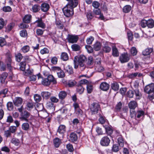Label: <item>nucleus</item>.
Returning <instances> with one entry per match:
<instances>
[{"mask_svg": "<svg viewBox=\"0 0 154 154\" xmlns=\"http://www.w3.org/2000/svg\"><path fill=\"white\" fill-rule=\"evenodd\" d=\"M85 14L88 20H91L94 17L93 13L91 11H88V12L85 13Z\"/></svg>", "mask_w": 154, "mask_h": 154, "instance_id": "nucleus-30", "label": "nucleus"}, {"mask_svg": "<svg viewBox=\"0 0 154 154\" xmlns=\"http://www.w3.org/2000/svg\"><path fill=\"white\" fill-rule=\"evenodd\" d=\"M131 9V7L129 5H126L123 8V11L125 13L129 12Z\"/></svg>", "mask_w": 154, "mask_h": 154, "instance_id": "nucleus-38", "label": "nucleus"}, {"mask_svg": "<svg viewBox=\"0 0 154 154\" xmlns=\"http://www.w3.org/2000/svg\"><path fill=\"white\" fill-rule=\"evenodd\" d=\"M130 58V56L127 53H124L121 54L119 57V60L122 63L128 62Z\"/></svg>", "mask_w": 154, "mask_h": 154, "instance_id": "nucleus-7", "label": "nucleus"}, {"mask_svg": "<svg viewBox=\"0 0 154 154\" xmlns=\"http://www.w3.org/2000/svg\"><path fill=\"white\" fill-rule=\"evenodd\" d=\"M17 129L16 127L12 126L10 127L9 130L12 133H14L16 131Z\"/></svg>", "mask_w": 154, "mask_h": 154, "instance_id": "nucleus-58", "label": "nucleus"}, {"mask_svg": "<svg viewBox=\"0 0 154 154\" xmlns=\"http://www.w3.org/2000/svg\"><path fill=\"white\" fill-rule=\"evenodd\" d=\"M69 140L72 142L76 141L78 139V137L77 134L74 132L71 133L69 135Z\"/></svg>", "mask_w": 154, "mask_h": 154, "instance_id": "nucleus-16", "label": "nucleus"}, {"mask_svg": "<svg viewBox=\"0 0 154 154\" xmlns=\"http://www.w3.org/2000/svg\"><path fill=\"white\" fill-rule=\"evenodd\" d=\"M144 91L147 93L154 95V83L149 84L145 87Z\"/></svg>", "mask_w": 154, "mask_h": 154, "instance_id": "nucleus-6", "label": "nucleus"}, {"mask_svg": "<svg viewBox=\"0 0 154 154\" xmlns=\"http://www.w3.org/2000/svg\"><path fill=\"white\" fill-rule=\"evenodd\" d=\"M134 93H135L136 96V99L137 100H139L141 97V94L139 90L137 89L134 90Z\"/></svg>", "mask_w": 154, "mask_h": 154, "instance_id": "nucleus-32", "label": "nucleus"}, {"mask_svg": "<svg viewBox=\"0 0 154 154\" xmlns=\"http://www.w3.org/2000/svg\"><path fill=\"white\" fill-rule=\"evenodd\" d=\"M101 62L99 61L97 63V65L96 66V69L99 72H101L104 70L103 68L100 66Z\"/></svg>", "mask_w": 154, "mask_h": 154, "instance_id": "nucleus-36", "label": "nucleus"}, {"mask_svg": "<svg viewBox=\"0 0 154 154\" xmlns=\"http://www.w3.org/2000/svg\"><path fill=\"white\" fill-rule=\"evenodd\" d=\"M137 106V103L134 101H131L128 104L129 107L131 109H134Z\"/></svg>", "mask_w": 154, "mask_h": 154, "instance_id": "nucleus-21", "label": "nucleus"}, {"mask_svg": "<svg viewBox=\"0 0 154 154\" xmlns=\"http://www.w3.org/2000/svg\"><path fill=\"white\" fill-rule=\"evenodd\" d=\"M29 128V125L28 123H24L22 125V128L25 131L28 130Z\"/></svg>", "mask_w": 154, "mask_h": 154, "instance_id": "nucleus-35", "label": "nucleus"}, {"mask_svg": "<svg viewBox=\"0 0 154 154\" xmlns=\"http://www.w3.org/2000/svg\"><path fill=\"white\" fill-rule=\"evenodd\" d=\"M49 5L46 3H42L40 6L42 11L45 12L49 10Z\"/></svg>", "mask_w": 154, "mask_h": 154, "instance_id": "nucleus-17", "label": "nucleus"}, {"mask_svg": "<svg viewBox=\"0 0 154 154\" xmlns=\"http://www.w3.org/2000/svg\"><path fill=\"white\" fill-rule=\"evenodd\" d=\"M111 88L114 91H117L119 89V85L117 82H114L111 84Z\"/></svg>", "mask_w": 154, "mask_h": 154, "instance_id": "nucleus-22", "label": "nucleus"}, {"mask_svg": "<svg viewBox=\"0 0 154 154\" xmlns=\"http://www.w3.org/2000/svg\"><path fill=\"white\" fill-rule=\"evenodd\" d=\"M15 57L16 61L18 62H20L23 58L22 54L20 53H18L15 54Z\"/></svg>", "mask_w": 154, "mask_h": 154, "instance_id": "nucleus-37", "label": "nucleus"}, {"mask_svg": "<svg viewBox=\"0 0 154 154\" xmlns=\"http://www.w3.org/2000/svg\"><path fill=\"white\" fill-rule=\"evenodd\" d=\"M35 23H37V26L38 27H41L43 29H44L45 27V25L44 23L42 21V18H38Z\"/></svg>", "mask_w": 154, "mask_h": 154, "instance_id": "nucleus-15", "label": "nucleus"}, {"mask_svg": "<svg viewBox=\"0 0 154 154\" xmlns=\"http://www.w3.org/2000/svg\"><path fill=\"white\" fill-rule=\"evenodd\" d=\"M118 141L119 146L121 147H123L124 146V141L122 138V137H119L118 138Z\"/></svg>", "mask_w": 154, "mask_h": 154, "instance_id": "nucleus-54", "label": "nucleus"}, {"mask_svg": "<svg viewBox=\"0 0 154 154\" xmlns=\"http://www.w3.org/2000/svg\"><path fill=\"white\" fill-rule=\"evenodd\" d=\"M141 26L143 28L147 26L149 28H152L154 26V21L152 19L148 20H143L141 22Z\"/></svg>", "mask_w": 154, "mask_h": 154, "instance_id": "nucleus-5", "label": "nucleus"}, {"mask_svg": "<svg viewBox=\"0 0 154 154\" xmlns=\"http://www.w3.org/2000/svg\"><path fill=\"white\" fill-rule=\"evenodd\" d=\"M94 40V38L93 37L91 36L87 39L86 42L88 44H92Z\"/></svg>", "mask_w": 154, "mask_h": 154, "instance_id": "nucleus-63", "label": "nucleus"}, {"mask_svg": "<svg viewBox=\"0 0 154 154\" xmlns=\"http://www.w3.org/2000/svg\"><path fill=\"white\" fill-rule=\"evenodd\" d=\"M51 83L53 84L57 83L56 80L52 75H48L47 78H42V84L45 86H49Z\"/></svg>", "mask_w": 154, "mask_h": 154, "instance_id": "nucleus-2", "label": "nucleus"}, {"mask_svg": "<svg viewBox=\"0 0 154 154\" xmlns=\"http://www.w3.org/2000/svg\"><path fill=\"white\" fill-rule=\"evenodd\" d=\"M94 63V60L92 57L90 56L88 58L87 64L89 65H91Z\"/></svg>", "mask_w": 154, "mask_h": 154, "instance_id": "nucleus-52", "label": "nucleus"}, {"mask_svg": "<svg viewBox=\"0 0 154 154\" xmlns=\"http://www.w3.org/2000/svg\"><path fill=\"white\" fill-rule=\"evenodd\" d=\"M7 109L8 110L11 111L14 108V106L12 102H9L7 104Z\"/></svg>", "mask_w": 154, "mask_h": 154, "instance_id": "nucleus-43", "label": "nucleus"}, {"mask_svg": "<svg viewBox=\"0 0 154 154\" xmlns=\"http://www.w3.org/2000/svg\"><path fill=\"white\" fill-rule=\"evenodd\" d=\"M71 48L73 51H77L80 50V47L77 44H74L71 46Z\"/></svg>", "mask_w": 154, "mask_h": 154, "instance_id": "nucleus-42", "label": "nucleus"}, {"mask_svg": "<svg viewBox=\"0 0 154 154\" xmlns=\"http://www.w3.org/2000/svg\"><path fill=\"white\" fill-rule=\"evenodd\" d=\"M90 108L93 113L95 114L100 109V106L98 103H93L91 104Z\"/></svg>", "mask_w": 154, "mask_h": 154, "instance_id": "nucleus-8", "label": "nucleus"}, {"mask_svg": "<svg viewBox=\"0 0 154 154\" xmlns=\"http://www.w3.org/2000/svg\"><path fill=\"white\" fill-rule=\"evenodd\" d=\"M112 54L113 56L114 57H118L119 56V53L118 50L115 46H113L112 47Z\"/></svg>", "mask_w": 154, "mask_h": 154, "instance_id": "nucleus-29", "label": "nucleus"}, {"mask_svg": "<svg viewBox=\"0 0 154 154\" xmlns=\"http://www.w3.org/2000/svg\"><path fill=\"white\" fill-rule=\"evenodd\" d=\"M64 69L69 74H72L73 73L72 68L69 65L65 66Z\"/></svg>", "mask_w": 154, "mask_h": 154, "instance_id": "nucleus-24", "label": "nucleus"}, {"mask_svg": "<svg viewBox=\"0 0 154 154\" xmlns=\"http://www.w3.org/2000/svg\"><path fill=\"white\" fill-rule=\"evenodd\" d=\"M110 142L109 138L106 136L103 137L100 141V144L103 146H108Z\"/></svg>", "mask_w": 154, "mask_h": 154, "instance_id": "nucleus-10", "label": "nucleus"}, {"mask_svg": "<svg viewBox=\"0 0 154 154\" xmlns=\"http://www.w3.org/2000/svg\"><path fill=\"white\" fill-rule=\"evenodd\" d=\"M100 5V3L97 1H94L92 3V6L95 8H98Z\"/></svg>", "mask_w": 154, "mask_h": 154, "instance_id": "nucleus-61", "label": "nucleus"}, {"mask_svg": "<svg viewBox=\"0 0 154 154\" xmlns=\"http://www.w3.org/2000/svg\"><path fill=\"white\" fill-rule=\"evenodd\" d=\"M134 95V91L129 90L127 93V95L130 98L133 97Z\"/></svg>", "mask_w": 154, "mask_h": 154, "instance_id": "nucleus-57", "label": "nucleus"}, {"mask_svg": "<svg viewBox=\"0 0 154 154\" xmlns=\"http://www.w3.org/2000/svg\"><path fill=\"white\" fill-rule=\"evenodd\" d=\"M88 82L87 80L83 79L80 80L77 86V91L78 93L79 94H82L84 91L85 88L84 86L86 84H87Z\"/></svg>", "mask_w": 154, "mask_h": 154, "instance_id": "nucleus-3", "label": "nucleus"}, {"mask_svg": "<svg viewBox=\"0 0 154 154\" xmlns=\"http://www.w3.org/2000/svg\"><path fill=\"white\" fill-rule=\"evenodd\" d=\"M11 142L15 145L18 146L19 144L20 141L16 138H13L12 139Z\"/></svg>", "mask_w": 154, "mask_h": 154, "instance_id": "nucleus-50", "label": "nucleus"}, {"mask_svg": "<svg viewBox=\"0 0 154 154\" xmlns=\"http://www.w3.org/2000/svg\"><path fill=\"white\" fill-rule=\"evenodd\" d=\"M55 24L58 29H62L63 28L64 26L63 24L61 23L60 21L56 20Z\"/></svg>", "mask_w": 154, "mask_h": 154, "instance_id": "nucleus-41", "label": "nucleus"}, {"mask_svg": "<svg viewBox=\"0 0 154 154\" xmlns=\"http://www.w3.org/2000/svg\"><path fill=\"white\" fill-rule=\"evenodd\" d=\"M87 60V58L85 56L83 55H80L78 58V61L79 63H85Z\"/></svg>", "mask_w": 154, "mask_h": 154, "instance_id": "nucleus-28", "label": "nucleus"}, {"mask_svg": "<svg viewBox=\"0 0 154 154\" xmlns=\"http://www.w3.org/2000/svg\"><path fill=\"white\" fill-rule=\"evenodd\" d=\"M101 48V44L100 42H97L94 45L93 48L96 51H99Z\"/></svg>", "mask_w": 154, "mask_h": 154, "instance_id": "nucleus-27", "label": "nucleus"}, {"mask_svg": "<svg viewBox=\"0 0 154 154\" xmlns=\"http://www.w3.org/2000/svg\"><path fill=\"white\" fill-rule=\"evenodd\" d=\"M153 49L151 48H147L143 50L142 52V54L144 56L149 55L153 51Z\"/></svg>", "mask_w": 154, "mask_h": 154, "instance_id": "nucleus-18", "label": "nucleus"}, {"mask_svg": "<svg viewBox=\"0 0 154 154\" xmlns=\"http://www.w3.org/2000/svg\"><path fill=\"white\" fill-rule=\"evenodd\" d=\"M32 16L30 14L26 15L23 18V21L25 23H29L30 22Z\"/></svg>", "mask_w": 154, "mask_h": 154, "instance_id": "nucleus-20", "label": "nucleus"}, {"mask_svg": "<svg viewBox=\"0 0 154 154\" xmlns=\"http://www.w3.org/2000/svg\"><path fill=\"white\" fill-rule=\"evenodd\" d=\"M66 131V126L64 125H61L59 127L57 131V134L58 133L61 134L62 136H63L64 133Z\"/></svg>", "mask_w": 154, "mask_h": 154, "instance_id": "nucleus-12", "label": "nucleus"}, {"mask_svg": "<svg viewBox=\"0 0 154 154\" xmlns=\"http://www.w3.org/2000/svg\"><path fill=\"white\" fill-rule=\"evenodd\" d=\"M78 39L77 36L69 35L68 37V40L69 43H74L77 42Z\"/></svg>", "mask_w": 154, "mask_h": 154, "instance_id": "nucleus-11", "label": "nucleus"}, {"mask_svg": "<svg viewBox=\"0 0 154 154\" xmlns=\"http://www.w3.org/2000/svg\"><path fill=\"white\" fill-rule=\"evenodd\" d=\"M5 63L8 69H10L11 68V63H12V58L13 57L12 54L10 52L8 51L5 54Z\"/></svg>", "mask_w": 154, "mask_h": 154, "instance_id": "nucleus-4", "label": "nucleus"}, {"mask_svg": "<svg viewBox=\"0 0 154 154\" xmlns=\"http://www.w3.org/2000/svg\"><path fill=\"white\" fill-rule=\"evenodd\" d=\"M13 102L15 106H19L23 103V99L20 97H16L13 100Z\"/></svg>", "mask_w": 154, "mask_h": 154, "instance_id": "nucleus-13", "label": "nucleus"}, {"mask_svg": "<svg viewBox=\"0 0 154 154\" xmlns=\"http://www.w3.org/2000/svg\"><path fill=\"white\" fill-rule=\"evenodd\" d=\"M14 26V24L13 23H10L8 25L6 28V32H9L10 31Z\"/></svg>", "mask_w": 154, "mask_h": 154, "instance_id": "nucleus-39", "label": "nucleus"}, {"mask_svg": "<svg viewBox=\"0 0 154 154\" xmlns=\"http://www.w3.org/2000/svg\"><path fill=\"white\" fill-rule=\"evenodd\" d=\"M51 95V93L48 91H43L41 93V95L44 99H48Z\"/></svg>", "mask_w": 154, "mask_h": 154, "instance_id": "nucleus-19", "label": "nucleus"}, {"mask_svg": "<svg viewBox=\"0 0 154 154\" xmlns=\"http://www.w3.org/2000/svg\"><path fill=\"white\" fill-rule=\"evenodd\" d=\"M87 92L88 94L91 93L93 91V85L88 83L87 84Z\"/></svg>", "mask_w": 154, "mask_h": 154, "instance_id": "nucleus-34", "label": "nucleus"}, {"mask_svg": "<svg viewBox=\"0 0 154 154\" xmlns=\"http://www.w3.org/2000/svg\"><path fill=\"white\" fill-rule=\"evenodd\" d=\"M68 2L67 4L74 5L75 6V5L78 4V0H66Z\"/></svg>", "mask_w": 154, "mask_h": 154, "instance_id": "nucleus-48", "label": "nucleus"}, {"mask_svg": "<svg viewBox=\"0 0 154 154\" xmlns=\"http://www.w3.org/2000/svg\"><path fill=\"white\" fill-rule=\"evenodd\" d=\"M48 48H44L43 49H42L40 51V53L42 54L48 53Z\"/></svg>", "mask_w": 154, "mask_h": 154, "instance_id": "nucleus-64", "label": "nucleus"}, {"mask_svg": "<svg viewBox=\"0 0 154 154\" xmlns=\"http://www.w3.org/2000/svg\"><path fill=\"white\" fill-rule=\"evenodd\" d=\"M78 5L67 4L62 9L64 15L66 17H69L74 14L73 8Z\"/></svg>", "mask_w": 154, "mask_h": 154, "instance_id": "nucleus-1", "label": "nucleus"}, {"mask_svg": "<svg viewBox=\"0 0 154 154\" xmlns=\"http://www.w3.org/2000/svg\"><path fill=\"white\" fill-rule=\"evenodd\" d=\"M66 148L68 151L70 152L72 151L73 148L72 145L70 144H68L66 145Z\"/></svg>", "mask_w": 154, "mask_h": 154, "instance_id": "nucleus-62", "label": "nucleus"}, {"mask_svg": "<svg viewBox=\"0 0 154 154\" xmlns=\"http://www.w3.org/2000/svg\"><path fill=\"white\" fill-rule=\"evenodd\" d=\"M61 58L64 61H66L69 59L67 54L65 52L62 53L61 55Z\"/></svg>", "mask_w": 154, "mask_h": 154, "instance_id": "nucleus-33", "label": "nucleus"}, {"mask_svg": "<svg viewBox=\"0 0 154 154\" xmlns=\"http://www.w3.org/2000/svg\"><path fill=\"white\" fill-rule=\"evenodd\" d=\"M144 114V112L142 110H138L137 111L136 114V116H137L138 118H140V117L143 115Z\"/></svg>", "mask_w": 154, "mask_h": 154, "instance_id": "nucleus-51", "label": "nucleus"}, {"mask_svg": "<svg viewBox=\"0 0 154 154\" xmlns=\"http://www.w3.org/2000/svg\"><path fill=\"white\" fill-rule=\"evenodd\" d=\"M103 127L105 128L106 132L107 135L111 136L113 132L112 129L108 126H103Z\"/></svg>", "mask_w": 154, "mask_h": 154, "instance_id": "nucleus-23", "label": "nucleus"}, {"mask_svg": "<svg viewBox=\"0 0 154 154\" xmlns=\"http://www.w3.org/2000/svg\"><path fill=\"white\" fill-rule=\"evenodd\" d=\"M20 69L23 71L25 70V66H26V63L25 62H21L20 64Z\"/></svg>", "mask_w": 154, "mask_h": 154, "instance_id": "nucleus-44", "label": "nucleus"}, {"mask_svg": "<svg viewBox=\"0 0 154 154\" xmlns=\"http://www.w3.org/2000/svg\"><path fill=\"white\" fill-rule=\"evenodd\" d=\"M22 51L24 53L28 52L29 50V47L28 45H26L22 47Z\"/></svg>", "mask_w": 154, "mask_h": 154, "instance_id": "nucleus-59", "label": "nucleus"}, {"mask_svg": "<svg viewBox=\"0 0 154 154\" xmlns=\"http://www.w3.org/2000/svg\"><path fill=\"white\" fill-rule=\"evenodd\" d=\"M32 9L33 12H37L40 10V6L39 5L35 4L32 6Z\"/></svg>", "mask_w": 154, "mask_h": 154, "instance_id": "nucleus-26", "label": "nucleus"}, {"mask_svg": "<svg viewBox=\"0 0 154 154\" xmlns=\"http://www.w3.org/2000/svg\"><path fill=\"white\" fill-rule=\"evenodd\" d=\"M20 34L21 36L23 37H26L27 35V32L25 29H23L20 31Z\"/></svg>", "mask_w": 154, "mask_h": 154, "instance_id": "nucleus-45", "label": "nucleus"}, {"mask_svg": "<svg viewBox=\"0 0 154 154\" xmlns=\"http://www.w3.org/2000/svg\"><path fill=\"white\" fill-rule=\"evenodd\" d=\"M30 113L27 111H24L21 114L20 117V119L22 121H25L28 122L29 121L28 118L30 116Z\"/></svg>", "mask_w": 154, "mask_h": 154, "instance_id": "nucleus-9", "label": "nucleus"}, {"mask_svg": "<svg viewBox=\"0 0 154 154\" xmlns=\"http://www.w3.org/2000/svg\"><path fill=\"white\" fill-rule=\"evenodd\" d=\"M6 44V42L5 39L3 38L0 37V46L3 47Z\"/></svg>", "mask_w": 154, "mask_h": 154, "instance_id": "nucleus-47", "label": "nucleus"}, {"mask_svg": "<svg viewBox=\"0 0 154 154\" xmlns=\"http://www.w3.org/2000/svg\"><path fill=\"white\" fill-rule=\"evenodd\" d=\"M34 106V103L31 102H29L27 103L26 105L27 109L30 111L33 108Z\"/></svg>", "mask_w": 154, "mask_h": 154, "instance_id": "nucleus-40", "label": "nucleus"}, {"mask_svg": "<svg viewBox=\"0 0 154 154\" xmlns=\"http://www.w3.org/2000/svg\"><path fill=\"white\" fill-rule=\"evenodd\" d=\"M103 51L106 53L109 52L111 50V48L107 45H105L103 48Z\"/></svg>", "mask_w": 154, "mask_h": 154, "instance_id": "nucleus-56", "label": "nucleus"}, {"mask_svg": "<svg viewBox=\"0 0 154 154\" xmlns=\"http://www.w3.org/2000/svg\"><path fill=\"white\" fill-rule=\"evenodd\" d=\"M130 52L132 55L135 56L137 54V51L135 47H132L131 49Z\"/></svg>", "mask_w": 154, "mask_h": 154, "instance_id": "nucleus-46", "label": "nucleus"}, {"mask_svg": "<svg viewBox=\"0 0 154 154\" xmlns=\"http://www.w3.org/2000/svg\"><path fill=\"white\" fill-rule=\"evenodd\" d=\"M2 10L5 12H8L11 11L12 9L10 6H5L2 8Z\"/></svg>", "mask_w": 154, "mask_h": 154, "instance_id": "nucleus-53", "label": "nucleus"}, {"mask_svg": "<svg viewBox=\"0 0 154 154\" xmlns=\"http://www.w3.org/2000/svg\"><path fill=\"white\" fill-rule=\"evenodd\" d=\"M54 144L55 147L58 148L61 143V140L58 138H56L54 140Z\"/></svg>", "mask_w": 154, "mask_h": 154, "instance_id": "nucleus-25", "label": "nucleus"}, {"mask_svg": "<svg viewBox=\"0 0 154 154\" xmlns=\"http://www.w3.org/2000/svg\"><path fill=\"white\" fill-rule=\"evenodd\" d=\"M67 95L66 93L64 91H60L59 94V98L61 100H63L65 98Z\"/></svg>", "mask_w": 154, "mask_h": 154, "instance_id": "nucleus-31", "label": "nucleus"}, {"mask_svg": "<svg viewBox=\"0 0 154 154\" xmlns=\"http://www.w3.org/2000/svg\"><path fill=\"white\" fill-rule=\"evenodd\" d=\"M34 97V100L36 102H39L42 99V98L40 95L37 94L35 95Z\"/></svg>", "mask_w": 154, "mask_h": 154, "instance_id": "nucleus-55", "label": "nucleus"}, {"mask_svg": "<svg viewBox=\"0 0 154 154\" xmlns=\"http://www.w3.org/2000/svg\"><path fill=\"white\" fill-rule=\"evenodd\" d=\"M109 85L105 82L101 83L100 85V89L103 91H107L109 89Z\"/></svg>", "mask_w": 154, "mask_h": 154, "instance_id": "nucleus-14", "label": "nucleus"}, {"mask_svg": "<svg viewBox=\"0 0 154 154\" xmlns=\"http://www.w3.org/2000/svg\"><path fill=\"white\" fill-rule=\"evenodd\" d=\"M57 74L58 77L60 78L64 77L65 75L64 72L61 69H60L59 71L58 72Z\"/></svg>", "mask_w": 154, "mask_h": 154, "instance_id": "nucleus-49", "label": "nucleus"}, {"mask_svg": "<svg viewBox=\"0 0 154 154\" xmlns=\"http://www.w3.org/2000/svg\"><path fill=\"white\" fill-rule=\"evenodd\" d=\"M85 47L89 53H91L92 52L93 49L92 47L91 46L87 45L85 46Z\"/></svg>", "mask_w": 154, "mask_h": 154, "instance_id": "nucleus-60", "label": "nucleus"}]
</instances>
